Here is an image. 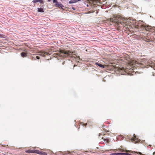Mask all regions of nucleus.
<instances>
[{
  "label": "nucleus",
  "instance_id": "2",
  "mask_svg": "<svg viewBox=\"0 0 155 155\" xmlns=\"http://www.w3.org/2000/svg\"><path fill=\"white\" fill-rule=\"evenodd\" d=\"M124 57H120L118 60L124 61L125 62H128L129 64L131 66H137L136 65H140L141 63H139L138 61L134 60H130V58L129 56L127 54H124Z\"/></svg>",
  "mask_w": 155,
  "mask_h": 155
},
{
  "label": "nucleus",
  "instance_id": "15",
  "mask_svg": "<svg viewBox=\"0 0 155 155\" xmlns=\"http://www.w3.org/2000/svg\"><path fill=\"white\" fill-rule=\"evenodd\" d=\"M34 153H37L39 154H41V151L38 150H34Z\"/></svg>",
  "mask_w": 155,
  "mask_h": 155
},
{
  "label": "nucleus",
  "instance_id": "14",
  "mask_svg": "<svg viewBox=\"0 0 155 155\" xmlns=\"http://www.w3.org/2000/svg\"><path fill=\"white\" fill-rule=\"evenodd\" d=\"M117 155H129V154L127 153H116Z\"/></svg>",
  "mask_w": 155,
  "mask_h": 155
},
{
  "label": "nucleus",
  "instance_id": "26",
  "mask_svg": "<svg viewBox=\"0 0 155 155\" xmlns=\"http://www.w3.org/2000/svg\"><path fill=\"white\" fill-rule=\"evenodd\" d=\"M2 36V35L1 34H0V37H1Z\"/></svg>",
  "mask_w": 155,
  "mask_h": 155
},
{
  "label": "nucleus",
  "instance_id": "28",
  "mask_svg": "<svg viewBox=\"0 0 155 155\" xmlns=\"http://www.w3.org/2000/svg\"><path fill=\"white\" fill-rule=\"evenodd\" d=\"M78 58H79V59H80V57L79 56L78 57Z\"/></svg>",
  "mask_w": 155,
  "mask_h": 155
},
{
  "label": "nucleus",
  "instance_id": "24",
  "mask_svg": "<svg viewBox=\"0 0 155 155\" xmlns=\"http://www.w3.org/2000/svg\"><path fill=\"white\" fill-rule=\"evenodd\" d=\"M81 0H76V2H78V1H81Z\"/></svg>",
  "mask_w": 155,
  "mask_h": 155
},
{
  "label": "nucleus",
  "instance_id": "3",
  "mask_svg": "<svg viewBox=\"0 0 155 155\" xmlns=\"http://www.w3.org/2000/svg\"><path fill=\"white\" fill-rule=\"evenodd\" d=\"M74 52L69 50H61L58 52L57 54L60 57L63 58H66L69 56H71L73 54Z\"/></svg>",
  "mask_w": 155,
  "mask_h": 155
},
{
  "label": "nucleus",
  "instance_id": "13",
  "mask_svg": "<svg viewBox=\"0 0 155 155\" xmlns=\"http://www.w3.org/2000/svg\"><path fill=\"white\" fill-rule=\"evenodd\" d=\"M38 11L39 12H43L44 11L43 8H39L38 9Z\"/></svg>",
  "mask_w": 155,
  "mask_h": 155
},
{
  "label": "nucleus",
  "instance_id": "17",
  "mask_svg": "<svg viewBox=\"0 0 155 155\" xmlns=\"http://www.w3.org/2000/svg\"><path fill=\"white\" fill-rule=\"evenodd\" d=\"M104 140L107 143H109L110 141L108 139H104Z\"/></svg>",
  "mask_w": 155,
  "mask_h": 155
},
{
  "label": "nucleus",
  "instance_id": "5",
  "mask_svg": "<svg viewBox=\"0 0 155 155\" xmlns=\"http://www.w3.org/2000/svg\"><path fill=\"white\" fill-rule=\"evenodd\" d=\"M117 70L121 74L125 75L127 72V69L124 67L119 68Z\"/></svg>",
  "mask_w": 155,
  "mask_h": 155
},
{
  "label": "nucleus",
  "instance_id": "31",
  "mask_svg": "<svg viewBox=\"0 0 155 155\" xmlns=\"http://www.w3.org/2000/svg\"><path fill=\"white\" fill-rule=\"evenodd\" d=\"M75 66V65H74V67Z\"/></svg>",
  "mask_w": 155,
  "mask_h": 155
},
{
  "label": "nucleus",
  "instance_id": "11",
  "mask_svg": "<svg viewBox=\"0 0 155 155\" xmlns=\"http://www.w3.org/2000/svg\"><path fill=\"white\" fill-rule=\"evenodd\" d=\"M32 2L34 3L39 2L40 3H42L43 2L42 0H34Z\"/></svg>",
  "mask_w": 155,
  "mask_h": 155
},
{
  "label": "nucleus",
  "instance_id": "25",
  "mask_svg": "<svg viewBox=\"0 0 155 155\" xmlns=\"http://www.w3.org/2000/svg\"><path fill=\"white\" fill-rule=\"evenodd\" d=\"M138 153H139L140 155H141L142 154L141 153H140V152H138Z\"/></svg>",
  "mask_w": 155,
  "mask_h": 155
},
{
  "label": "nucleus",
  "instance_id": "23",
  "mask_svg": "<svg viewBox=\"0 0 155 155\" xmlns=\"http://www.w3.org/2000/svg\"><path fill=\"white\" fill-rule=\"evenodd\" d=\"M114 153L112 154V155H117L116 153Z\"/></svg>",
  "mask_w": 155,
  "mask_h": 155
},
{
  "label": "nucleus",
  "instance_id": "7",
  "mask_svg": "<svg viewBox=\"0 0 155 155\" xmlns=\"http://www.w3.org/2000/svg\"><path fill=\"white\" fill-rule=\"evenodd\" d=\"M134 138L131 139V141L132 142H133V141H135V143H137L138 142V139L136 137L135 135V134H134Z\"/></svg>",
  "mask_w": 155,
  "mask_h": 155
},
{
  "label": "nucleus",
  "instance_id": "6",
  "mask_svg": "<svg viewBox=\"0 0 155 155\" xmlns=\"http://www.w3.org/2000/svg\"><path fill=\"white\" fill-rule=\"evenodd\" d=\"M49 53L47 52H45L44 51H41L39 52V55L43 57H45L46 55H49Z\"/></svg>",
  "mask_w": 155,
  "mask_h": 155
},
{
  "label": "nucleus",
  "instance_id": "9",
  "mask_svg": "<svg viewBox=\"0 0 155 155\" xmlns=\"http://www.w3.org/2000/svg\"><path fill=\"white\" fill-rule=\"evenodd\" d=\"M56 5H57V7H58L59 8H62V7H63L62 5L60 3H59L58 2H57L56 3Z\"/></svg>",
  "mask_w": 155,
  "mask_h": 155
},
{
  "label": "nucleus",
  "instance_id": "21",
  "mask_svg": "<svg viewBox=\"0 0 155 155\" xmlns=\"http://www.w3.org/2000/svg\"><path fill=\"white\" fill-rule=\"evenodd\" d=\"M32 60H36V59L35 58H34V57L32 56Z\"/></svg>",
  "mask_w": 155,
  "mask_h": 155
},
{
  "label": "nucleus",
  "instance_id": "16",
  "mask_svg": "<svg viewBox=\"0 0 155 155\" xmlns=\"http://www.w3.org/2000/svg\"><path fill=\"white\" fill-rule=\"evenodd\" d=\"M76 0H72L69 1V3L70 4L74 3H76Z\"/></svg>",
  "mask_w": 155,
  "mask_h": 155
},
{
  "label": "nucleus",
  "instance_id": "30",
  "mask_svg": "<svg viewBox=\"0 0 155 155\" xmlns=\"http://www.w3.org/2000/svg\"><path fill=\"white\" fill-rule=\"evenodd\" d=\"M85 125V126H86V124H85V125Z\"/></svg>",
  "mask_w": 155,
  "mask_h": 155
},
{
  "label": "nucleus",
  "instance_id": "1",
  "mask_svg": "<svg viewBox=\"0 0 155 155\" xmlns=\"http://www.w3.org/2000/svg\"><path fill=\"white\" fill-rule=\"evenodd\" d=\"M120 15H113V18H110L109 20L110 21L116 23L117 25L119 27H120V25H120L125 27L127 25L128 23Z\"/></svg>",
  "mask_w": 155,
  "mask_h": 155
},
{
  "label": "nucleus",
  "instance_id": "20",
  "mask_svg": "<svg viewBox=\"0 0 155 155\" xmlns=\"http://www.w3.org/2000/svg\"><path fill=\"white\" fill-rule=\"evenodd\" d=\"M58 2L57 0H53V2L54 3H56Z\"/></svg>",
  "mask_w": 155,
  "mask_h": 155
},
{
  "label": "nucleus",
  "instance_id": "4",
  "mask_svg": "<svg viewBox=\"0 0 155 155\" xmlns=\"http://www.w3.org/2000/svg\"><path fill=\"white\" fill-rule=\"evenodd\" d=\"M140 28L142 30H146L147 31H149L150 32H152V28L149 25H142L140 27Z\"/></svg>",
  "mask_w": 155,
  "mask_h": 155
},
{
  "label": "nucleus",
  "instance_id": "29",
  "mask_svg": "<svg viewBox=\"0 0 155 155\" xmlns=\"http://www.w3.org/2000/svg\"><path fill=\"white\" fill-rule=\"evenodd\" d=\"M48 1H50L51 0H48Z\"/></svg>",
  "mask_w": 155,
  "mask_h": 155
},
{
  "label": "nucleus",
  "instance_id": "19",
  "mask_svg": "<svg viewBox=\"0 0 155 155\" xmlns=\"http://www.w3.org/2000/svg\"><path fill=\"white\" fill-rule=\"evenodd\" d=\"M90 3L92 4L93 2V0H87Z\"/></svg>",
  "mask_w": 155,
  "mask_h": 155
},
{
  "label": "nucleus",
  "instance_id": "22",
  "mask_svg": "<svg viewBox=\"0 0 155 155\" xmlns=\"http://www.w3.org/2000/svg\"><path fill=\"white\" fill-rule=\"evenodd\" d=\"M36 58L38 59H40V57L38 56H37L36 57Z\"/></svg>",
  "mask_w": 155,
  "mask_h": 155
},
{
  "label": "nucleus",
  "instance_id": "18",
  "mask_svg": "<svg viewBox=\"0 0 155 155\" xmlns=\"http://www.w3.org/2000/svg\"><path fill=\"white\" fill-rule=\"evenodd\" d=\"M41 155H47V153L45 152H44L43 151H41Z\"/></svg>",
  "mask_w": 155,
  "mask_h": 155
},
{
  "label": "nucleus",
  "instance_id": "10",
  "mask_svg": "<svg viewBox=\"0 0 155 155\" xmlns=\"http://www.w3.org/2000/svg\"><path fill=\"white\" fill-rule=\"evenodd\" d=\"M35 150H28L25 151V152L29 153H34Z\"/></svg>",
  "mask_w": 155,
  "mask_h": 155
},
{
  "label": "nucleus",
  "instance_id": "12",
  "mask_svg": "<svg viewBox=\"0 0 155 155\" xmlns=\"http://www.w3.org/2000/svg\"><path fill=\"white\" fill-rule=\"evenodd\" d=\"M21 55L23 57H25L27 56V54L26 53L23 52L21 54Z\"/></svg>",
  "mask_w": 155,
  "mask_h": 155
},
{
  "label": "nucleus",
  "instance_id": "27",
  "mask_svg": "<svg viewBox=\"0 0 155 155\" xmlns=\"http://www.w3.org/2000/svg\"><path fill=\"white\" fill-rule=\"evenodd\" d=\"M87 7H88V4H87Z\"/></svg>",
  "mask_w": 155,
  "mask_h": 155
},
{
  "label": "nucleus",
  "instance_id": "8",
  "mask_svg": "<svg viewBox=\"0 0 155 155\" xmlns=\"http://www.w3.org/2000/svg\"><path fill=\"white\" fill-rule=\"evenodd\" d=\"M95 64L96 65H97L99 66V67L101 68H105L107 67V66L106 65H102L100 63H99L98 62H96L95 63Z\"/></svg>",
  "mask_w": 155,
  "mask_h": 155
}]
</instances>
